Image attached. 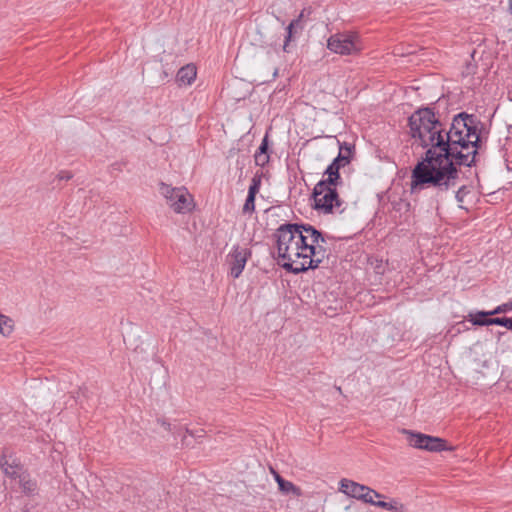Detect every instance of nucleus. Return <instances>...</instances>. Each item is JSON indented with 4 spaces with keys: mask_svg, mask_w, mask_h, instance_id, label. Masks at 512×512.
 Here are the masks:
<instances>
[{
    "mask_svg": "<svg viewBox=\"0 0 512 512\" xmlns=\"http://www.w3.org/2000/svg\"><path fill=\"white\" fill-rule=\"evenodd\" d=\"M252 252L250 249L234 246L232 251L227 255V262L229 265V274L234 278H238L251 257Z\"/></svg>",
    "mask_w": 512,
    "mask_h": 512,
    "instance_id": "obj_9",
    "label": "nucleus"
},
{
    "mask_svg": "<svg viewBox=\"0 0 512 512\" xmlns=\"http://www.w3.org/2000/svg\"><path fill=\"white\" fill-rule=\"evenodd\" d=\"M303 18H304V10L301 11V13L294 19V20H299V27L298 28L300 30L303 29V25H302Z\"/></svg>",
    "mask_w": 512,
    "mask_h": 512,
    "instance_id": "obj_37",
    "label": "nucleus"
},
{
    "mask_svg": "<svg viewBox=\"0 0 512 512\" xmlns=\"http://www.w3.org/2000/svg\"><path fill=\"white\" fill-rule=\"evenodd\" d=\"M509 10L512 13V0H509Z\"/></svg>",
    "mask_w": 512,
    "mask_h": 512,
    "instance_id": "obj_41",
    "label": "nucleus"
},
{
    "mask_svg": "<svg viewBox=\"0 0 512 512\" xmlns=\"http://www.w3.org/2000/svg\"><path fill=\"white\" fill-rule=\"evenodd\" d=\"M0 322L1 326H3L6 329H11V332L13 331V321L11 318L0 313Z\"/></svg>",
    "mask_w": 512,
    "mask_h": 512,
    "instance_id": "obj_32",
    "label": "nucleus"
},
{
    "mask_svg": "<svg viewBox=\"0 0 512 512\" xmlns=\"http://www.w3.org/2000/svg\"><path fill=\"white\" fill-rule=\"evenodd\" d=\"M364 498L361 499V501H363L364 503H367V504H370V505H373L376 507V502L374 499H373V496H375L376 498H381L382 495L375 491L374 489L368 487L367 490L364 491Z\"/></svg>",
    "mask_w": 512,
    "mask_h": 512,
    "instance_id": "obj_23",
    "label": "nucleus"
},
{
    "mask_svg": "<svg viewBox=\"0 0 512 512\" xmlns=\"http://www.w3.org/2000/svg\"><path fill=\"white\" fill-rule=\"evenodd\" d=\"M261 180H262V175L258 174V173L255 174L251 180V184L248 188V192L254 193L257 195L260 190V187H261Z\"/></svg>",
    "mask_w": 512,
    "mask_h": 512,
    "instance_id": "obj_26",
    "label": "nucleus"
},
{
    "mask_svg": "<svg viewBox=\"0 0 512 512\" xmlns=\"http://www.w3.org/2000/svg\"><path fill=\"white\" fill-rule=\"evenodd\" d=\"M185 433L188 434L191 437L197 438V437H202L203 436L204 430L192 431V430H189L188 428H185Z\"/></svg>",
    "mask_w": 512,
    "mask_h": 512,
    "instance_id": "obj_36",
    "label": "nucleus"
},
{
    "mask_svg": "<svg viewBox=\"0 0 512 512\" xmlns=\"http://www.w3.org/2000/svg\"><path fill=\"white\" fill-rule=\"evenodd\" d=\"M327 48L341 55L355 54L360 51L356 37L347 34L332 35L327 41Z\"/></svg>",
    "mask_w": 512,
    "mask_h": 512,
    "instance_id": "obj_7",
    "label": "nucleus"
},
{
    "mask_svg": "<svg viewBox=\"0 0 512 512\" xmlns=\"http://www.w3.org/2000/svg\"><path fill=\"white\" fill-rule=\"evenodd\" d=\"M157 423L160 424L165 430L173 434L174 436L180 435L182 430L181 427L177 428L176 426H172L165 418H157Z\"/></svg>",
    "mask_w": 512,
    "mask_h": 512,
    "instance_id": "obj_24",
    "label": "nucleus"
},
{
    "mask_svg": "<svg viewBox=\"0 0 512 512\" xmlns=\"http://www.w3.org/2000/svg\"><path fill=\"white\" fill-rule=\"evenodd\" d=\"M278 489L280 490V492L286 495L293 494L294 496L297 497L302 495V490L300 489V487L294 485L292 482L286 479H281Z\"/></svg>",
    "mask_w": 512,
    "mask_h": 512,
    "instance_id": "obj_18",
    "label": "nucleus"
},
{
    "mask_svg": "<svg viewBox=\"0 0 512 512\" xmlns=\"http://www.w3.org/2000/svg\"><path fill=\"white\" fill-rule=\"evenodd\" d=\"M0 468L5 476L11 479H17L25 472L23 471V465L20 459L7 448L3 450L0 457Z\"/></svg>",
    "mask_w": 512,
    "mask_h": 512,
    "instance_id": "obj_10",
    "label": "nucleus"
},
{
    "mask_svg": "<svg viewBox=\"0 0 512 512\" xmlns=\"http://www.w3.org/2000/svg\"><path fill=\"white\" fill-rule=\"evenodd\" d=\"M311 197L313 199L312 208L323 214H333L336 211L343 213L345 210L342 208L344 201L340 198L337 188L328 186L319 189L317 183Z\"/></svg>",
    "mask_w": 512,
    "mask_h": 512,
    "instance_id": "obj_3",
    "label": "nucleus"
},
{
    "mask_svg": "<svg viewBox=\"0 0 512 512\" xmlns=\"http://www.w3.org/2000/svg\"><path fill=\"white\" fill-rule=\"evenodd\" d=\"M255 199H256V194L248 192L245 203L243 205V209H242L243 214H247V213L251 214V213L255 212V209H256Z\"/></svg>",
    "mask_w": 512,
    "mask_h": 512,
    "instance_id": "obj_21",
    "label": "nucleus"
},
{
    "mask_svg": "<svg viewBox=\"0 0 512 512\" xmlns=\"http://www.w3.org/2000/svg\"><path fill=\"white\" fill-rule=\"evenodd\" d=\"M511 310H512V301L498 305L497 307H495L492 310V312H493V315L495 316V315H498L501 313H506Z\"/></svg>",
    "mask_w": 512,
    "mask_h": 512,
    "instance_id": "obj_29",
    "label": "nucleus"
},
{
    "mask_svg": "<svg viewBox=\"0 0 512 512\" xmlns=\"http://www.w3.org/2000/svg\"><path fill=\"white\" fill-rule=\"evenodd\" d=\"M307 251V261L299 262L296 260V262H282L280 264L281 267L289 273L298 275L307 272L310 269H317L323 262L324 258L328 256L327 249L324 245L309 244Z\"/></svg>",
    "mask_w": 512,
    "mask_h": 512,
    "instance_id": "obj_5",
    "label": "nucleus"
},
{
    "mask_svg": "<svg viewBox=\"0 0 512 512\" xmlns=\"http://www.w3.org/2000/svg\"><path fill=\"white\" fill-rule=\"evenodd\" d=\"M269 140H268V134L264 136V138L261 141L260 146L258 147L256 153L257 154H269Z\"/></svg>",
    "mask_w": 512,
    "mask_h": 512,
    "instance_id": "obj_30",
    "label": "nucleus"
},
{
    "mask_svg": "<svg viewBox=\"0 0 512 512\" xmlns=\"http://www.w3.org/2000/svg\"><path fill=\"white\" fill-rule=\"evenodd\" d=\"M497 338H498V342L499 343H503L504 344L505 342L510 343V340H511L512 337H511V335L508 332L502 331V332H498V337Z\"/></svg>",
    "mask_w": 512,
    "mask_h": 512,
    "instance_id": "obj_33",
    "label": "nucleus"
},
{
    "mask_svg": "<svg viewBox=\"0 0 512 512\" xmlns=\"http://www.w3.org/2000/svg\"><path fill=\"white\" fill-rule=\"evenodd\" d=\"M368 489V486L357 483L349 479H342L340 481V491L351 498L361 500L364 498V491Z\"/></svg>",
    "mask_w": 512,
    "mask_h": 512,
    "instance_id": "obj_11",
    "label": "nucleus"
},
{
    "mask_svg": "<svg viewBox=\"0 0 512 512\" xmlns=\"http://www.w3.org/2000/svg\"><path fill=\"white\" fill-rule=\"evenodd\" d=\"M307 252L308 251H301V249H299L298 251H294L293 259H303V261H307Z\"/></svg>",
    "mask_w": 512,
    "mask_h": 512,
    "instance_id": "obj_34",
    "label": "nucleus"
},
{
    "mask_svg": "<svg viewBox=\"0 0 512 512\" xmlns=\"http://www.w3.org/2000/svg\"><path fill=\"white\" fill-rule=\"evenodd\" d=\"M197 76V69L193 64H187L181 67L176 75V81L179 85H190Z\"/></svg>",
    "mask_w": 512,
    "mask_h": 512,
    "instance_id": "obj_16",
    "label": "nucleus"
},
{
    "mask_svg": "<svg viewBox=\"0 0 512 512\" xmlns=\"http://www.w3.org/2000/svg\"><path fill=\"white\" fill-rule=\"evenodd\" d=\"M254 159H255V164L257 166L264 167L265 165H267L269 163L270 156H269V154H257V153H255Z\"/></svg>",
    "mask_w": 512,
    "mask_h": 512,
    "instance_id": "obj_28",
    "label": "nucleus"
},
{
    "mask_svg": "<svg viewBox=\"0 0 512 512\" xmlns=\"http://www.w3.org/2000/svg\"><path fill=\"white\" fill-rule=\"evenodd\" d=\"M493 312L491 311H475L470 312L466 319L474 326H490L492 325Z\"/></svg>",
    "mask_w": 512,
    "mask_h": 512,
    "instance_id": "obj_15",
    "label": "nucleus"
},
{
    "mask_svg": "<svg viewBox=\"0 0 512 512\" xmlns=\"http://www.w3.org/2000/svg\"><path fill=\"white\" fill-rule=\"evenodd\" d=\"M492 325L503 326L512 331V317H493Z\"/></svg>",
    "mask_w": 512,
    "mask_h": 512,
    "instance_id": "obj_25",
    "label": "nucleus"
},
{
    "mask_svg": "<svg viewBox=\"0 0 512 512\" xmlns=\"http://www.w3.org/2000/svg\"><path fill=\"white\" fill-rule=\"evenodd\" d=\"M318 233L320 234L321 237L314 238L313 234L307 233L308 236L311 239V243L310 244H313V245H324L326 243L327 236L324 235L320 230H318Z\"/></svg>",
    "mask_w": 512,
    "mask_h": 512,
    "instance_id": "obj_31",
    "label": "nucleus"
},
{
    "mask_svg": "<svg viewBox=\"0 0 512 512\" xmlns=\"http://www.w3.org/2000/svg\"><path fill=\"white\" fill-rule=\"evenodd\" d=\"M403 433L407 435V441L410 446L423 449L430 452L453 451L454 447L447 446V441L443 438L414 432L403 429Z\"/></svg>",
    "mask_w": 512,
    "mask_h": 512,
    "instance_id": "obj_6",
    "label": "nucleus"
},
{
    "mask_svg": "<svg viewBox=\"0 0 512 512\" xmlns=\"http://www.w3.org/2000/svg\"><path fill=\"white\" fill-rule=\"evenodd\" d=\"M17 479H19V485L23 493L26 495H34L36 493L37 483L35 480L30 478L29 473L24 472Z\"/></svg>",
    "mask_w": 512,
    "mask_h": 512,
    "instance_id": "obj_17",
    "label": "nucleus"
},
{
    "mask_svg": "<svg viewBox=\"0 0 512 512\" xmlns=\"http://www.w3.org/2000/svg\"><path fill=\"white\" fill-rule=\"evenodd\" d=\"M408 127L411 137L426 149L411 171L412 194L429 187L447 192L456 186L459 167L476 165L483 127L477 115L460 112L447 129L434 107H420L409 116Z\"/></svg>",
    "mask_w": 512,
    "mask_h": 512,
    "instance_id": "obj_1",
    "label": "nucleus"
},
{
    "mask_svg": "<svg viewBox=\"0 0 512 512\" xmlns=\"http://www.w3.org/2000/svg\"><path fill=\"white\" fill-rule=\"evenodd\" d=\"M471 193V187L467 185H462L458 188V190L455 193V199L459 203V208L464 209V206L462 203L465 200V197Z\"/></svg>",
    "mask_w": 512,
    "mask_h": 512,
    "instance_id": "obj_22",
    "label": "nucleus"
},
{
    "mask_svg": "<svg viewBox=\"0 0 512 512\" xmlns=\"http://www.w3.org/2000/svg\"><path fill=\"white\" fill-rule=\"evenodd\" d=\"M277 75H278V69H277V68H275V69H274V72H273V79H274V78H276V77H277Z\"/></svg>",
    "mask_w": 512,
    "mask_h": 512,
    "instance_id": "obj_40",
    "label": "nucleus"
},
{
    "mask_svg": "<svg viewBox=\"0 0 512 512\" xmlns=\"http://www.w3.org/2000/svg\"><path fill=\"white\" fill-rule=\"evenodd\" d=\"M299 229L305 230L306 233L313 234L314 238L321 237L318 233V229L308 223H284L281 224L273 234L276 241V247L278 252V258L283 262H296L293 259V248H296L295 235L300 232Z\"/></svg>",
    "mask_w": 512,
    "mask_h": 512,
    "instance_id": "obj_2",
    "label": "nucleus"
},
{
    "mask_svg": "<svg viewBox=\"0 0 512 512\" xmlns=\"http://www.w3.org/2000/svg\"><path fill=\"white\" fill-rule=\"evenodd\" d=\"M299 20H292L288 26L286 27V34L284 37L283 43V51L286 53H290L292 48L295 46L293 42H295L296 35L298 34L299 28Z\"/></svg>",
    "mask_w": 512,
    "mask_h": 512,
    "instance_id": "obj_14",
    "label": "nucleus"
},
{
    "mask_svg": "<svg viewBox=\"0 0 512 512\" xmlns=\"http://www.w3.org/2000/svg\"><path fill=\"white\" fill-rule=\"evenodd\" d=\"M300 232H298L295 237H296V241H295V245H296V248H293V250L295 251H298L299 249H301V251H307V248H309V243H308V234H306L305 230H302V229H299Z\"/></svg>",
    "mask_w": 512,
    "mask_h": 512,
    "instance_id": "obj_20",
    "label": "nucleus"
},
{
    "mask_svg": "<svg viewBox=\"0 0 512 512\" xmlns=\"http://www.w3.org/2000/svg\"><path fill=\"white\" fill-rule=\"evenodd\" d=\"M132 489L135 490L134 502L142 503L147 509L152 510L156 505L159 493L154 487L148 485L146 481L137 480L133 483Z\"/></svg>",
    "mask_w": 512,
    "mask_h": 512,
    "instance_id": "obj_8",
    "label": "nucleus"
},
{
    "mask_svg": "<svg viewBox=\"0 0 512 512\" xmlns=\"http://www.w3.org/2000/svg\"><path fill=\"white\" fill-rule=\"evenodd\" d=\"M507 348L512 350V344H511V345H510V344H508V345H507Z\"/></svg>",
    "mask_w": 512,
    "mask_h": 512,
    "instance_id": "obj_43",
    "label": "nucleus"
},
{
    "mask_svg": "<svg viewBox=\"0 0 512 512\" xmlns=\"http://www.w3.org/2000/svg\"><path fill=\"white\" fill-rule=\"evenodd\" d=\"M323 175L327 176V177L324 179H321L318 182L319 189L323 188V187L325 188L328 186L337 188V186L342 185V183H343L342 177L340 175V171L336 170L335 168L327 166Z\"/></svg>",
    "mask_w": 512,
    "mask_h": 512,
    "instance_id": "obj_13",
    "label": "nucleus"
},
{
    "mask_svg": "<svg viewBox=\"0 0 512 512\" xmlns=\"http://www.w3.org/2000/svg\"><path fill=\"white\" fill-rule=\"evenodd\" d=\"M376 507L378 508H382V509H385V510H390V511H393V512H407V508L404 504L402 503H399L397 501H391V502H386V501H381V500H378L376 502Z\"/></svg>",
    "mask_w": 512,
    "mask_h": 512,
    "instance_id": "obj_19",
    "label": "nucleus"
},
{
    "mask_svg": "<svg viewBox=\"0 0 512 512\" xmlns=\"http://www.w3.org/2000/svg\"><path fill=\"white\" fill-rule=\"evenodd\" d=\"M411 204L407 200L400 199L397 202H393V209L397 212H408L410 210Z\"/></svg>",
    "mask_w": 512,
    "mask_h": 512,
    "instance_id": "obj_27",
    "label": "nucleus"
},
{
    "mask_svg": "<svg viewBox=\"0 0 512 512\" xmlns=\"http://www.w3.org/2000/svg\"><path fill=\"white\" fill-rule=\"evenodd\" d=\"M274 476H275V480L278 484V486L280 485V481L281 479H284L280 474H278L277 472H274Z\"/></svg>",
    "mask_w": 512,
    "mask_h": 512,
    "instance_id": "obj_38",
    "label": "nucleus"
},
{
    "mask_svg": "<svg viewBox=\"0 0 512 512\" xmlns=\"http://www.w3.org/2000/svg\"><path fill=\"white\" fill-rule=\"evenodd\" d=\"M59 180H70L73 177V174L69 171H60L57 175Z\"/></svg>",
    "mask_w": 512,
    "mask_h": 512,
    "instance_id": "obj_35",
    "label": "nucleus"
},
{
    "mask_svg": "<svg viewBox=\"0 0 512 512\" xmlns=\"http://www.w3.org/2000/svg\"><path fill=\"white\" fill-rule=\"evenodd\" d=\"M334 388L336 389V391H337L338 393L342 394V389H341V387H340V386L335 385V386H334Z\"/></svg>",
    "mask_w": 512,
    "mask_h": 512,
    "instance_id": "obj_39",
    "label": "nucleus"
},
{
    "mask_svg": "<svg viewBox=\"0 0 512 512\" xmlns=\"http://www.w3.org/2000/svg\"><path fill=\"white\" fill-rule=\"evenodd\" d=\"M186 439H187V436H186V435H184V436H183V438H182V442H183V444H187V443H186Z\"/></svg>",
    "mask_w": 512,
    "mask_h": 512,
    "instance_id": "obj_42",
    "label": "nucleus"
},
{
    "mask_svg": "<svg viewBox=\"0 0 512 512\" xmlns=\"http://www.w3.org/2000/svg\"><path fill=\"white\" fill-rule=\"evenodd\" d=\"M159 191L177 214H186L194 209V200L185 187H172L160 182Z\"/></svg>",
    "mask_w": 512,
    "mask_h": 512,
    "instance_id": "obj_4",
    "label": "nucleus"
},
{
    "mask_svg": "<svg viewBox=\"0 0 512 512\" xmlns=\"http://www.w3.org/2000/svg\"><path fill=\"white\" fill-rule=\"evenodd\" d=\"M353 149L354 146H351L346 142L340 144V151L338 155L328 166L340 171L342 167H345L351 162L353 158Z\"/></svg>",
    "mask_w": 512,
    "mask_h": 512,
    "instance_id": "obj_12",
    "label": "nucleus"
}]
</instances>
